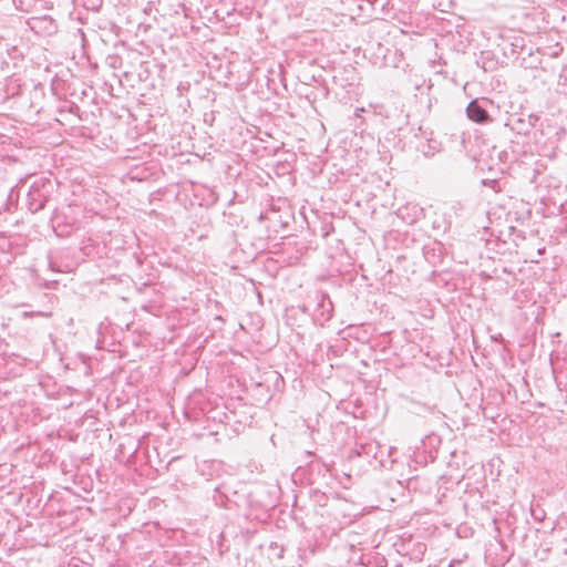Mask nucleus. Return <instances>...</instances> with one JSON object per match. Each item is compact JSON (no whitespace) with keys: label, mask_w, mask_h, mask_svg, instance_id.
Here are the masks:
<instances>
[{"label":"nucleus","mask_w":567,"mask_h":567,"mask_svg":"<svg viewBox=\"0 0 567 567\" xmlns=\"http://www.w3.org/2000/svg\"><path fill=\"white\" fill-rule=\"evenodd\" d=\"M466 114L471 121L478 124H485L492 121L488 112L478 103L477 100H473L468 103Z\"/></svg>","instance_id":"nucleus-3"},{"label":"nucleus","mask_w":567,"mask_h":567,"mask_svg":"<svg viewBox=\"0 0 567 567\" xmlns=\"http://www.w3.org/2000/svg\"><path fill=\"white\" fill-rule=\"evenodd\" d=\"M317 308L315 310V320L318 324L323 326L333 315V303L324 293H317Z\"/></svg>","instance_id":"nucleus-2"},{"label":"nucleus","mask_w":567,"mask_h":567,"mask_svg":"<svg viewBox=\"0 0 567 567\" xmlns=\"http://www.w3.org/2000/svg\"><path fill=\"white\" fill-rule=\"evenodd\" d=\"M47 196L39 187H31L28 194V207L32 213H38L41 209H43L47 204Z\"/></svg>","instance_id":"nucleus-4"},{"label":"nucleus","mask_w":567,"mask_h":567,"mask_svg":"<svg viewBox=\"0 0 567 567\" xmlns=\"http://www.w3.org/2000/svg\"><path fill=\"white\" fill-rule=\"evenodd\" d=\"M92 9H99L102 6L103 0H89Z\"/></svg>","instance_id":"nucleus-6"},{"label":"nucleus","mask_w":567,"mask_h":567,"mask_svg":"<svg viewBox=\"0 0 567 567\" xmlns=\"http://www.w3.org/2000/svg\"><path fill=\"white\" fill-rule=\"evenodd\" d=\"M538 117L533 114L513 115L508 118L506 126L518 135H528L534 128Z\"/></svg>","instance_id":"nucleus-1"},{"label":"nucleus","mask_w":567,"mask_h":567,"mask_svg":"<svg viewBox=\"0 0 567 567\" xmlns=\"http://www.w3.org/2000/svg\"><path fill=\"white\" fill-rule=\"evenodd\" d=\"M51 221H52V227H53V230L54 233L56 234V236L59 237H64V236H68L71 230L68 229V227H62L60 224H59V216L58 215H54L52 218H51Z\"/></svg>","instance_id":"nucleus-5"}]
</instances>
